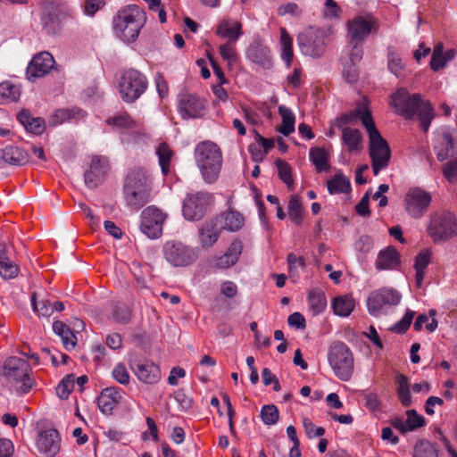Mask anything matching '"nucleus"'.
I'll list each match as a JSON object with an SVG mask.
<instances>
[{"label":"nucleus","instance_id":"1","mask_svg":"<svg viewBox=\"0 0 457 457\" xmlns=\"http://www.w3.org/2000/svg\"><path fill=\"white\" fill-rule=\"evenodd\" d=\"M354 117L360 118L367 130L370 139L369 154L372 171L377 176L380 170H385L389 165L391 159L390 147L377 129L371 112L365 103L359 104L353 112L343 115L340 120L343 123H349Z\"/></svg>","mask_w":457,"mask_h":457},{"label":"nucleus","instance_id":"2","mask_svg":"<svg viewBox=\"0 0 457 457\" xmlns=\"http://www.w3.org/2000/svg\"><path fill=\"white\" fill-rule=\"evenodd\" d=\"M390 104L397 114L407 120L416 117L425 132L428 130L435 117L434 109L428 101L423 100L420 94H410L405 88H400L391 96Z\"/></svg>","mask_w":457,"mask_h":457},{"label":"nucleus","instance_id":"3","mask_svg":"<svg viewBox=\"0 0 457 457\" xmlns=\"http://www.w3.org/2000/svg\"><path fill=\"white\" fill-rule=\"evenodd\" d=\"M195 160L201 175L206 183H214L222 166V153L213 142L203 141L195 148Z\"/></svg>","mask_w":457,"mask_h":457},{"label":"nucleus","instance_id":"4","mask_svg":"<svg viewBox=\"0 0 457 457\" xmlns=\"http://www.w3.org/2000/svg\"><path fill=\"white\" fill-rule=\"evenodd\" d=\"M152 179L143 168L132 170L126 178L124 195L128 205L137 210L144 206L150 199Z\"/></svg>","mask_w":457,"mask_h":457},{"label":"nucleus","instance_id":"5","mask_svg":"<svg viewBox=\"0 0 457 457\" xmlns=\"http://www.w3.org/2000/svg\"><path fill=\"white\" fill-rule=\"evenodd\" d=\"M4 376L18 395L28 394L35 386L29 362L20 357H9L4 364Z\"/></svg>","mask_w":457,"mask_h":457},{"label":"nucleus","instance_id":"6","mask_svg":"<svg viewBox=\"0 0 457 457\" xmlns=\"http://www.w3.org/2000/svg\"><path fill=\"white\" fill-rule=\"evenodd\" d=\"M370 30H349L347 35L348 45L345 48L347 57H343V74L346 81L353 83L358 79L356 64L362 58V43L367 38Z\"/></svg>","mask_w":457,"mask_h":457},{"label":"nucleus","instance_id":"7","mask_svg":"<svg viewBox=\"0 0 457 457\" xmlns=\"http://www.w3.org/2000/svg\"><path fill=\"white\" fill-rule=\"evenodd\" d=\"M427 232L434 243L445 242L457 236V217L447 210H438L429 215Z\"/></svg>","mask_w":457,"mask_h":457},{"label":"nucleus","instance_id":"8","mask_svg":"<svg viewBox=\"0 0 457 457\" xmlns=\"http://www.w3.org/2000/svg\"><path fill=\"white\" fill-rule=\"evenodd\" d=\"M328 361L335 376L342 381H349L354 370V358L350 347L341 341L334 342L328 351Z\"/></svg>","mask_w":457,"mask_h":457},{"label":"nucleus","instance_id":"9","mask_svg":"<svg viewBox=\"0 0 457 457\" xmlns=\"http://www.w3.org/2000/svg\"><path fill=\"white\" fill-rule=\"evenodd\" d=\"M147 79L144 74L130 69L122 73L119 81V92L121 99L133 103L138 99L147 88Z\"/></svg>","mask_w":457,"mask_h":457},{"label":"nucleus","instance_id":"10","mask_svg":"<svg viewBox=\"0 0 457 457\" xmlns=\"http://www.w3.org/2000/svg\"><path fill=\"white\" fill-rule=\"evenodd\" d=\"M402 295L395 289L383 287L373 291L367 301L368 311L370 315L378 317L386 312L388 307L397 305Z\"/></svg>","mask_w":457,"mask_h":457},{"label":"nucleus","instance_id":"11","mask_svg":"<svg viewBox=\"0 0 457 457\" xmlns=\"http://www.w3.org/2000/svg\"><path fill=\"white\" fill-rule=\"evenodd\" d=\"M163 253L166 261L175 267L188 266L197 259V253L194 248L176 241L167 242Z\"/></svg>","mask_w":457,"mask_h":457},{"label":"nucleus","instance_id":"12","mask_svg":"<svg viewBox=\"0 0 457 457\" xmlns=\"http://www.w3.org/2000/svg\"><path fill=\"white\" fill-rule=\"evenodd\" d=\"M206 106V101L198 95L182 92L178 96V112L183 119L204 117Z\"/></svg>","mask_w":457,"mask_h":457},{"label":"nucleus","instance_id":"13","mask_svg":"<svg viewBox=\"0 0 457 457\" xmlns=\"http://www.w3.org/2000/svg\"><path fill=\"white\" fill-rule=\"evenodd\" d=\"M432 201L431 195L419 187L411 188L404 196V208L414 219L421 218Z\"/></svg>","mask_w":457,"mask_h":457},{"label":"nucleus","instance_id":"14","mask_svg":"<svg viewBox=\"0 0 457 457\" xmlns=\"http://www.w3.org/2000/svg\"><path fill=\"white\" fill-rule=\"evenodd\" d=\"M166 215L154 206H148L141 213L140 230L149 238H158L162 233Z\"/></svg>","mask_w":457,"mask_h":457},{"label":"nucleus","instance_id":"15","mask_svg":"<svg viewBox=\"0 0 457 457\" xmlns=\"http://www.w3.org/2000/svg\"><path fill=\"white\" fill-rule=\"evenodd\" d=\"M326 37V30H305L298 36L300 48L306 55L319 57L325 51Z\"/></svg>","mask_w":457,"mask_h":457},{"label":"nucleus","instance_id":"16","mask_svg":"<svg viewBox=\"0 0 457 457\" xmlns=\"http://www.w3.org/2000/svg\"><path fill=\"white\" fill-rule=\"evenodd\" d=\"M146 20V13L143 9L136 4H129L117 12L114 22L118 28L143 29Z\"/></svg>","mask_w":457,"mask_h":457},{"label":"nucleus","instance_id":"17","mask_svg":"<svg viewBox=\"0 0 457 457\" xmlns=\"http://www.w3.org/2000/svg\"><path fill=\"white\" fill-rule=\"evenodd\" d=\"M209 200L210 195L207 193L187 195L183 202L184 217L188 220H200L204 215Z\"/></svg>","mask_w":457,"mask_h":457},{"label":"nucleus","instance_id":"18","mask_svg":"<svg viewBox=\"0 0 457 457\" xmlns=\"http://www.w3.org/2000/svg\"><path fill=\"white\" fill-rule=\"evenodd\" d=\"M129 367L142 383L153 385L161 379L160 367L151 360L132 361Z\"/></svg>","mask_w":457,"mask_h":457},{"label":"nucleus","instance_id":"19","mask_svg":"<svg viewBox=\"0 0 457 457\" xmlns=\"http://www.w3.org/2000/svg\"><path fill=\"white\" fill-rule=\"evenodd\" d=\"M110 170L107 158L104 156H93L88 170L85 171V182L88 187H96L106 178Z\"/></svg>","mask_w":457,"mask_h":457},{"label":"nucleus","instance_id":"20","mask_svg":"<svg viewBox=\"0 0 457 457\" xmlns=\"http://www.w3.org/2000/svg\"><path fill=\"white\" fill-rule=\"evenodd\" d=\"M37 451L46 457H54L60 451L61 438L55 429L42 431L37 439Z\"/></svg>","mask_w":457,"mask_h":457},{"label":"nucleus","instance_id":"21","mask_svg":"<svg viewBox=\"0 0 457 457\" xmlns=\"http://www.w3.org/2000/svg\"><path fill=\"white\" fill-rule=\"evenodd\" d=\"M54 59L48 52L37 54L29 62L27 68L29 79L40 78L47 74L54 67Z\"/></svg>","mask_w":457,"mask_h":457},{"label":"nucleus","instance_id":"22","mask_svg":"<svg viewBox=\"0 0 457 457\" xmlns=\"http://www.w3.org/2000/svg\"><path fill=\"white\" fill-rule=\"evenodd\" d=\"M401 264V255L392 245L379 251L376 260V268L378 270H396Z\"/></svg>","mask_w":457,"mask_h":457},{"label":"nucleus","instance_id":"23","mask_svg":"<svg viewBox=\"0 0 457 457\" xmlns=\"http://www.w3.org/2000/svg\"><path fill=\"white\" fill-rule=\"evenodd\" d=\"M121 395L117 387L104 388L97 397V405L104 414H112L115 406L120 403Z\"/></svg>","mask_w":457,"mask_h":457},{"label":"nucleus","instance_id":"24","mask_svg":"<svg viewBox=\"0 0 457 457\" xmlns=\"http://www.w3.org/2000/svg\"><path fill=\"white\" fill-rule=\"evenodd\" d=\"M221 232V227L219 222L212 219L205 221L199 229V240L203 247H211L218 240Z\"/></svg>","mask_w":457,"mask_h":457},{"label":"nucleus","instance_id":"25","mask_svg":"<svg viewBox=\"0 0 457 457\" xmlns=\"http://www.w3.org/2000/svg\"><path fill=\"white\" fill-rule=\"evenodd\" d=\"M434 148L436 150L437 159L441 162L453 154V137L448 130L445 129L437 134L435 138Z\"/></svg>","mask_w":457,"mask_h":457},{"label":"nucleus","instance_id":"26","mask_svg":"<svg viewBox=\"0 0 457 457\" xmlns=\"http://www.w3.org/2000/svg\"><path fill=\"white\" fill-rule=\"evenodd\" d=\"M0 160L11 165L21 166L29 162V154L20 147L9 145L0 150Z\"/></svg>","mask_w":457,"mask_h":457},{"label":"nucleus","instance_id":"27","mask_svg":"<svg viewBox=\"0 0 457 457\" xmlns=\"http://www.w3.org/2000/svg\"><path fill=\"white\" fill-rule=\"evenodd\" d=\"M223 229L235 232L239 230L245 222V219L242 214L236 211H228L221 213L220 216L214 218Z\"/></svg>","mask_w":457,"mask_h":457},{"label":"nucleus","instance_id":"28","mask_svg":"<svg viewBox=\"0 0 457 457\" xmlns=\"http://www.w3.org/2000/svg\"><path fill=\"white\" fill-rule=\"evenodd\" d=\"M248 57L263 68H270L272 64L270 49L260 42L253 43L248 51Z\"/></svg>","mask_w":457,"mask_h":457},{"label":"nucleus","instance_id":"29","mask_svg":"<svg viewBox=\"0 0 457 457\" xmlns=\"http://www.w3.org/2000/svg\"><path fill=\"white\" fill-rule=\"evenodd\" d=\"M242 253V244L240 241L231 243L227 252L216 260L215 266L218 269H228L236 264Z\"/></svg>","mask_w":457,"mask_h":457},{"label":"nucleus","instance_id":"30","mask_svg":"<svg viewBox=\"0 0 457 457\" xmlns=\"http://www.w3.org/2000/svg\"><path fill=\"white\" fill-rule=\"evenodd\" d=\"M312 163L318 173L327 172L330 170L329 153L323 147H312L309 152Z\"/></svg>","mask_w":457,"mask_h":457},{"label":"nucleus","instance_id":"31","mask_svg":"<svg viewBox=\"0 0 457 457\" xmlns=\"http://www.w3.org/2000/svg\"><path fill=\"white\" fill-rule=\"evenodd\" d=\"M327 188L330 195L345 194L351 191L350 180L338 170L327 181Z\"/></svg>","mask_w":457,"mask_h":457},{"label":"nucleus","instance_id":"32","mask_svg":"<svg viewBox=\"0 0 457 457\" xmlns=\"http://www.w3.org/2000/svg\"><path fill=\"white\" fill-rule=\"evenodd\" d=\"M155 154L158 156L162 173L167 176L170 172V163L174 157V151L167 143L162 142L156 145Z\"/></svg>","mask_w":457,"mask_h":457},{"label":"nucleus","instance_id":"33","mask_svg":"<svg viewBox=\"0 0 457 457\" xmlns=\"http://www.w3.org/2000/svg\"><path fill=\"white\" fill-rule=\"evenodd\" d=\"M342 140L348 152H357L361 149L362 135L357 129L345 128L343 129Z\"/></svg>","mask_w":457,"mask_h":457},{"label":"nucleus","instance_id":"34","mask_svg":"<svg viewBox=\"0 0 457 457\" xmlns=\"http://www.w3.org/2000/svg\"><path fill=\"white\" fill-rule=\"evenodd\" d=\"M354 300L348 295H339L333 299L331 306L336 315L347 317L354 309Z\"/></svg>","mask_w":457,"mask_h":457},{"label":"nucleus","instance_id":"35","mask_svg":"<svg viewBox=\"0 0 457 457\" xmlns=\"http://www.w3.org/2000/svg\"><path fill=\"white\" fill-rule=\"evenodd\" d=\"M308 304L313 315L321 313L327 307L325 294L318 288L309 291Z\"/></svg>","mask_w":457,"mask_h":457},{"label":"nucleus","instance_id":"36","mask_svg":"<svg viewBox=\"0 0 457 457\" xmlns=\"http://www.w3.org/2000/svg\"><path fill=\"white\" fill-rule=\"evenodd\" d=\"M53 330L56 335L61 337L66 349L70 350L75 347L76 336L63 322L59 320L54 321L53 323Z\"/></svg>","mask_w":457,"mask_h":457},{"label":"nucleus","instance_id":"37","mask_svg":"<svg viewBox=\"0 0 457 457\" xmlns=\"http://www.w3.org/2000/svg\"><path fill=\"white\" fill-rule=\"evenodd\" d=\"M431 253L428 250L420 252L415 258L414 269L416 271L415 279L418 287H420L424 277L425 270L430 263Z\"/></svg>","mask_w":457,"mask_h":457},{"label":"nucleus","instance_id":"38","mask_svg":"<svg viewBox=\"0 0 457 457\" xmlns=\"http://www.w3.org/2000/svg\"><path fill=\"white\" fill-rule=\"evenodd\" d=\"M379 27L378 20L371 13H362L348 21V29H377Z\"/></svg>","mask_w":457,"mask_h":457},{"label":"nucleus","instance_id":"39","mask_svg":"<svg viewBox=\"0 0 457 457\" xmlns=\"http://www.w3.org/2000/svg\"><path fill=\"white\" fill-rule=\"evenodd\" d=\"M278 113L282 118V125L278 131L284 136H289L295 131V114L289 108L284 105L278 107Z\"/></svg>","mask_w":457,"mask_h":457},{"label":"nucleus","instance_id":"40","mask_svg":"<svg viewBox=\"0 0 457 457\" xmlns=\"http://www.w3.org/2000/svg\"><path fill=\"white\" fill-rule=\"evenodd\" d=\"M396 384H397V395L401 403L404 407H409L411 404V396L410 392V384L409 379L404 375H398L396 377Z\"/></svg>","mask_w":457,"mask_h":457},{"label":"nucleus","instance_id":"41","mask_svg":"<svg viewBox=\"0 0 457 457\" xmlns=\"http://www.w3.org/2000/svg\"><path fill=\"white\" fill-rule=\"evenodd\" d=\"M21 91L18 86L10 81L0 83V104L15 102L19 99Z\"/></svg>","mask_w":457,"mask_h":457},{"label":"nucleus","instance_id":"42","mask_svg":"<svg viewBox=\"0 0 457 457\" xmlns=\"http://www.w3.org/2000/svg\"><path fill=\"white\" fill-rule=\"evenodd\" d=\"M31 305L38 317H49L54 312V307L49 300L43 298L37 301V292L31 294Z\"/></svg>","mask_w":457,"mask_h":457},{"label":"nucleus","instance_id":"43","mask_svg":"<svg viewBox=\"0 0 457 457\" xmlns=\"http://www.w3.org/2000/svg\"><path fill=\"white\" fill-rule=\"evenodd\" d=\"M292 45V37L287 33V30H281V58L286 62L287 67H290L294 57Z\"/></svg>","mask_w":457,"mask_h":457},{"label":"nucleus","instance_id":"44","mask_svg":"<svg viewBox=\"0 0 457 457\" xmlns=\"http://www.w3.org/2000/svg\"><path fill=\"white\" fill-rule=\"evenodd\" d=\"M107 122L120 129H130L137 128V122L126 112L115 114L110 118Z\"/></svg>","mask_w":457,"mask_h":457},{"label":"nucleus","instance_id":"45","mask_svg":"<svg viewBox=\"0 0 457 457\" xmlns=\"http://www.w3.org/2000/svg\"><path fill=\"white\" fill-rule=\"evenodd\" d=\"M288 216L295 224L300 225L303 220V206L298 196H291L288 202Z\"/></svg>","mask_w":457,"mask_h":457},{"label":"nucleus","instance_id":"46","mask_svg":"<svg viewBox=\"0 0 457 457\" xmlns=\"http://www.w3.org/2000/svg\"><path fill=\"white\" fill-rule=\"evenodd\" d=\"M86 116V112L79 108H71V109H61L58 110L54 116L55 119L54 123H62L67 120H79L83 119Z\"/></svg>","mask_w":457,"mask_h":457},{"label":"nucleus","instance_id":"47","mask_svg":"<svg viewBox=\"0 0 457 457\" xmlns=\"http://www.w3.org/2000/svg\"><path fill=\"white\" fill-rule=\"evenodd\" d=\"M18 265L9 258H1L0 261V276L4 279H11L15 278L19 273Z\"/></svg>","mask_w":457,"mask_h":457},{"label":"nucleus","instance_id":"48","mask_svg":"<svg viewBox=\"0 0 457 457\" xmlns=\"http://www.w3.org/2000/svg\"><path fill=\"white\" fill-rule=\"evenodd\" d=\"M414 457H438L437 449L429 441L421 440L415 445Z\"/></svg>","mask_w":457,"mask_h":457},{"label":"nucleus","instance_id":"49","mask_svg":"<svg viewBox=\"0 0 457 457\" xmlns=\"http://www.w3.org/2000/svg\"><path fill=\"white\" fill-rule=\"evenodd\" d=\"M43 27L47 28H59L68 26V21L71 20L69 16L64 13L48 14L43 17Z\"/></svg>","mask_w":457,"mask_h":457},{"label":"nucleus","instance_id":"50","mask_svg":"<svg viewBox=\"0 0 457 457\" xmlns=\"http://www.w3.org/2000/svg\"><path fill=\"white\" fill-rule=\"evenodd\" d=\"M261 419L265 425H274L279 418V411L274 404L263 405L260 413Z\"/></svg>","mask_w":457,"mask_h":457},{"label":"nucleus","instance_id":"51","mask_svg":"<svg viewBox=\"0 0 457 457\" xmlns=\"http://www.w3.org/2000/svg\"><path fill=\"white\" fill-rule=\"evenodd\" d=\"M75 384V376L73 374L63 378L56 387V394L61 399H67L72 392Z\"/></svg>","mask_w":457,"mask_h":457},{"label":"nucleus","instance_id":"52","mask_svg":"<svg viewBox=\"0 0 457 457\" xmlns=\"http://www.w3.org/2000/svg\"><path fill=\"white\" fill-rule=\"evenodd\" d=\"M446 64L444 57V46L442 43H437L433 50V54L430 60V68L436 71Z\"/></svg>","mask_w":457,"mask_h":457},{"label":"nucleus","instance_id":"53","mask_svg":"<svg viewBox=\"0 0 457 457\" xmlns=\"http://www.w3.org/2000/svg\"><path fill=\"white\" fill-rule=\"evenodd\" d=\"M276 166L279 179L290 188L294 185L290 165L283 160H278Z\"/></svg>","mask_w":457,"mask_h":457},{"label":"nucleus","instance_id":"54","mask_svg":"<svg viewBox=\"0 0 457 457\" xmlns=\"http://www.w3.org/2000/svg\"><path fill=\"white\" fill-rule=\"evenodd\" d=\"M364 406L372 412L379 411L382 407L381 401L376 392L364 391L362 393Z\"/></svg>","mask_w":457,"mask_h":457},{"label":"nucleus","instance_id":"55","mask_svg":"<svg viewBox=\"0 0 457 457\" xmlns=\"http://www.w3.org/2000/svg\"><path fill=\"white\" fill-rule=\"evenodd\" d=\"M406 424L409 431L415 430L425 425V419L423 416L418 414L415 410H409L407 411Z\"/></svg>","mask_w":457,"mask_h":457},{"label":"nucleus","instance_id":"56","mask_svg":"<svg viewBox=\"0 0 457 457\" xmlns=\"http://www.w3.org/2000/svg\"><path fill=\"white\" fill-rule=\"evenodd\" d=\"M303 427L308 437H320L325 434L322 427H317L309 418L303 419Z\"/></svg>","mask_w":457,"mask_h":457},{"label":"nucleus","instance_id":"57","mask_svg":"<svg viewBox=\"0 0 457 457\" xmlns=\"http://www.w3.org/2000/svg\"><path fill=\"white\" fill-rule=\"evenodd\" d=\"M113 378L121 385H128L129 383L130 376L122 363H118L112 370Z\"/></svg>","mask_w":457,"mask_h":457},{"label":"nucleus","instance_id":"58","mask_svg":"<svg viewBox=\"0 0 457 457\" xmlns=\"http://www.w3.org/2000/svg\"><path fill=\"white\" fill-rule=\"evenodd\" d=\"M220 54L228 63H233L237 59L235 46L230 42H227L220 46Z\"/></svg>","mask_w":457,"mask_h":457},{"label":"nucleus","instance_id":"59","mask_svg":"<svg viewBox=\"0 0 457 457\" xmlns=\"http://www.w3.org/2000/svg\"><path fill=\"white\" fill-rule=\"evenodd\" d=\"M112 320L118 323H127L130 320V311L125 305H115Z\"/></svg>","mask_w":457,"mask_h":457},{"label":"nucleus","instance_id":"60","mask_svg":"<svg viewBox=\"0 0 457 457\" xmlns=\"http://www.w3.org/2000/svg\"><path fill=\"white\" fill-rule=\"evenodd\" d=\"M415 312L408 310L403 319L399 320L393 328V330L397 333L405 332L411 324V321L414 318Z\"/></svg>","mask_w":457,"mask_h":457},{"label":"nucleus","instance_id":"61","mask_svg":"<svg viewBox=\"0 0 457 457\" xmlns=\"http://www.w3.org/2000/svg\"><path fill=\"white\" fill-rule=\"evenodd\" d=\"M287 262L288 264L289 273L291 274L297 273L299 267H304L303 259L301 257H297L294 253H290L287 254Z\"/></svg>","mask_w":457,"mask_h":457},{"label":"nucleus","instance_id":"62","mask_svg":"<svg viewBox=\"0 0 457 457\" xmlns=\"http://www.w3.org/2000/svg\"><path fill=\"white\" fill-rule=\"evenodd\" d=\"M388 68L397 77L401 74L403 70V64L401 58L395 54H390L388 56Z\"/></svg>","mask_w":457,"mask_h":457},{"label":"nucleus","instance_id":"63","mask_svg":"<svg viewBox=\"0 0 457 457\" xmlns=\"http://www.w3.org/2000/svg\"><path fill=\"white\" fill-rule=\"evenodd\" d=\"M340 7L334 0H326L325 1V10L323 15L325 18L333 19L338 18L340 12Z\"/></svg>","mask_w":457,"mask_h":457},{"label":"nucleus","instance_id":"64","mask_svg":"<svg viewBox=\"0 0 457 457\" xmlns=\"http://www.w3.org/2000/svg\"><path fill=\"white\" fill-rule=\"evenodd\" d=\"M443 173L448 181H455L457 179V160L445 163L443 167Z\"/></svg>","mask_w":457,"mask_h":457}]
</instances>
